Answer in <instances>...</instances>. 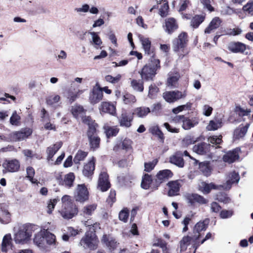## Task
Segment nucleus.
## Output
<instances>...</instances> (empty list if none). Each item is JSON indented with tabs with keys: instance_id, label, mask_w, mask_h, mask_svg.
Instances as JSON below:
<instances>
[{
	"instance_id": "f257e3e1",
	"label": "nucleus",
	"mask_w": 253,
	"mask_h": 253,
	"mask_svg": "<svg viewBox=\"0 0 253 253\" xmlns=\"http://www.w3.org/2000/svg\"><path fill=\"white\" fill-rule=\"evenodd\" d=\"M84 225L89 227V231H87L84 236L80 241V245L84 249L95 250L97 248L99 240L95 234V230L99 228V224L93 221H84Z\"/></svg>"
},
{
	"instance_id": "f03ea898",
	"label": "nucleus",
	"mask_w": 253,
	"mask_h": 253,
	"mask_svg": "<svg viewBox=\"0 0 253 253\" xmlns=\"http://www.w3.org/2000/svg\"><path fill=\"white\" fill-rule=\"evenodd\" d=\"M226 181L225 183L216 185L212 183L210 184L206 182H202L199 186V189L204 193H209L211 189L226 190L230 189L232 185L234 183H238L240 180V176L238 173L233 171L229 172L226 176Z\"/></svg>"
},
{
	"instance_id": "7ed1b4c3",
	"label": "nucleus",
	"mask_w": 253,
	"mask_h": 253,
	"mask_svg": "<svg viewBox=\"0 0 253 253\" xmlns=\"http://www.w3.org/2000/svg\"><path fill=\"white\" fill-rule=\"evenodd\" d=\"M160 68L159 60L155 58H150V62L143 67L139 73L142 79L146 81L152 80L156 75L157 70Z\"/></svg>"
},
{
	"instance_id": "20e7f679",
	"label": "nucleus",
	"mask_w": 253,
	"mask_h": 253,
	"mask_svg": "<svg viewBox=\"0 0 253 253\" xmlns=\"http://www.w3.org/2000/svg\"><path fill=\"white\" fill-rule=\"evenodd\" d=\"M187 34L185 32H182L179 35L178 38L175 39L172 42V48L174 51L178 52L181 49L183 53L179 54V57L182 58L185 55L188 53L185 47L186 46L188 42Z\"/></svg>"
},
{
	"instance_id": "39448f33",
	"label": "nucleus",
	"mask_w": 253,
	"mask_h": 253,
	"mask_svg": "<svg viewBox=\"0 0 253 253\" xmlns=\"http://www.w3.org/2000/svg\"><path fill=\"white\" fill-rule=\"evenodd\" d=\"M32 231L30 227L26 225L23 224L19 226L18 232L15 234L14 240L16 243L24 244L31 237Z\"/></svg>"
},
{
	"instance_id": "423d86ee",
	"label": "nucleus",
	"mask_w": 253,
	"mask_h": 253,
	"mask_svg": "<svg viewBox=\"0 0 253 253\" xmlns=\"http://www.w3.org/2000/svg\"><path fill=\"white\" fill-rule=\"evenodd\" d=\"M187 96L186 90L180 91L178 90L167 91L163 93L164 99L169 103H173L180 99H183Z\"/></svg>"
},
{
	"instance_id": "0eeeda50",
	"label": "nucleus",
	"mask_w": 253,
	"mask_h": 253,
	"mask_svg": "<svg viewBox=\"0 0 253 253\" xmlns=\"http://www.w3.org/2000/svg\"><path fill=\"white\" fill-rule=\"evenodd\" d=\"M74 199L77 202L84 203L89 198V192L84 184H78L74 192Z\"/></svg>"
},
{
	"instance_id": "6e6552de",
	"label": "nucleus",
	"mask_w": 253,
	"mask_h": 253,
	"mask_svg": "<svg viewBox=\"0 0 253 253\" xmlns=\"http://www.w3.org/2000/svg\"><path fill=\"white\" fill-rule=\"evenodd\" d=\"M86 133L90 149L96 150L99 147L100 143V139L97 134L96 129L91 128L90 130H87Z\"/></svg>"
},
{
	"instance_id": "1a4fd4ad",
	"label": "nucleus",
	"mask_w": 253,
	"mask_h": 253,
	"mask_svg": "<svg viewBox=\"0 0 253 253\" xmlns=\"http://www.w3.org/2000/svg\"><path fill=\"white\" fill-rule=\"evenodd\" d=\"M173 173L169 169H164L159 171L156 174V178L155 179L154 186L157 188L161 183L171 178Z\"/></svg>"
},
{
	"instance_id": "9d476101",
	"label": "nucleus",
	"mask_w": 253,
	"mask_h": 253,
	"mask_svg": "<svg viewBox=\"0 0 253 253\" xmlns=\"http://www.w3.org/2000/svg\"><path fill=\"white\" fill-rule=\"evenodd\" d=\"M182 180H176L169 181L167 183L169 188L168 195L173 197L179 195L180 188L182 186Z\"/></svg>"
},
{
	"instance_id": "9b49d317",
	"label": "nucleus",
	"mask_w": 253,
	"mask_h": 253,
	"mask_svg": "<svg viewBox=\"0 0 253 253\" xmlns=\"http://www.w3.org/2000/svg\"><path fill=\"white\" fill-rule=\"evenodd\" d=\"M3 172H13L18 170L20 168L19 162L16 160H6L2 164Z\"/></svg>"
},
{
	"instance_id": "f8f14e48",
	"label": "nucleus",
	"mask_w": 253,
	"mask_h": 253,
	"mask_svg": "<svg viewBox=\"0 0 253 253\" xmlns=\"http://www.w3.org/2000/svg\"><path fill=\"white\" fill-rule=\"evenodd\" d=\"M133 119L132 114H128L126 111H124L118 118V122L121 126L128 128L131 126Z\"/></svg>"
},
{
	"instance_id": "ddd939ff",
	"label": "nucleus",
	"mask_w": 253,
	"mask_h": 253,
	"mask_svg": "<svg viewBox=\"0 0 253 253\" xmlns=\"http://www.w3.org/2000/svg\"><path fill=\"white\" fill-rule=\"evenodd\" d=\"M97 206L96 204L87 205L84 207L81 211V215L84 219H82V221L84 223L85 221H92L90 216L92 215L96 210Z\"/></svg>"
},
{
	"instance_id": "4468645a",
	"label": "nucleus",
	"mask_w": 253,
	"mask_h": 253,
	"mask_svg": "<svg viewBox=\"0 0 253 253\" xmlns=\"http://www.w3.org/2000/svg\"><path fill=\"white\" fill-rule=\"evenodd\" d=\"M32 133V131L30 128H25L11 133V138L13 141H21L27 138Z\"/></svg>"
},
{
	"instance_id": "2eb2a0df",
	"label": "nucleus",
	"mask_w": 253,
	"mask_h": 253,
	"mask_svg": "<svg viewBox=\"0 0 253 253\" xmlns=\"http://www.w3.org/2000/svg\"><path fill=\"white\" fill-rule=\"evenodd\" d=\"M110 187V184L108 181V175L105 171L101 172L99 176L98 188L101 191L104 192L107 191Z\"/></svg>"
},
{
	"instance_id": "dca6fc26",
	"label": "nucleus",
	"mask_w": 253,
	"mask_h": 253,
	"mask_svg": "<svg viewBox=\"0 0 253 253\" xmlns=\"http://www.w3.org/2000/svg\"><path fill=\"white\" fill-rule=\"evenodd\" d=\"M191 241H193L194 242L193 248L195 249L194 252V253H195L196 249L200 245V244L199 242H198V240H195V238H194V236L192 237L188 236L183 237L182 239L180 242V252L185 251L187 249L188 246L190 245Z\"/></svg>"
},
{
	"instance_id": "f3484780",
	"label": "nucleus",
	"mask_w": 253,
	"mask_h": 253,
	"mask_svg": "<svg viewBox=\"0 0 253 253\" xmlns=\"http://www.w3.org/2000/svg\"><path fill=\"white\" fill-rule=\"evenodd\" d=\"M78 210L74 206H62L60 211L61 216L65 219H70L77 213Z\"/></svg>"
},
{
	"instance_id": "a211bd4d",
	"label": "nucleus",
	"mask_w": 253,
	"mask_h": 253,
	"mask_svg": "<svg viewBox=\"0 0 253 253\" xmlns=\"http://www.w3.org/2000/svg\"><path fill=\"white\" fill-rule=\"evenodd\" d=\"M240 151V149L239 148H236L232 151H228L223 156V161L229 164L234 162L239 159Z\"/></svg>"
},
{
	"instance_id": "6ab92c4d",
	"label": "nucleus",
	"mask_w": 253,
	"mask_h": 253,
	"mask_svg": "<svg viewBox=\"0 0 253 253\" xmlns=\"http://www.w3.org/2000/svg\"><path fill=\"white\" fill-rule=\"evenodd\" d=\"M209 223V219H205L202 221H199L195 225L193 229L194 238L196 240H198L200 237V232L202 231H205L207 229Z\"/></svg>"
},
{
	"instance_id": "aec40b11",
	"label": "nucleus",
	"mask_w": 253,
	"mask_h": 253,
	"mask_svg": "<svg viewBox=\"0 0 253 253\" xmlns=\"http://www.w3.org/2000/svg\"><path fill=\"white\" fill-rule=\"evenodd\" d=\"M101 241L110 251L115 250L119 245L116 239L109 235H104Z\"/></svg>"
},
{
	"instance_id": "412c9836",
	"label": "nucleus",
	"mask_w": 253,
	"mask_h": 253,
	"mask_svg": "<svg viewBox=\"0 0 253 253\" xmlns=\"http://www.w3.org/2000/svg\"><path fill=\"white\" fill-rule=\"evenodd\" d=\"M101 112L114 116L116 114V106L111 102H103L99 107Z\"/></svg>"
},
{
	"instance_id": "4be33fe9",
	"label": "nucleus",
	"mask_w": 253,
	"mask_h": 253,
	"mask_svg": "<svg viewBox=\"0 0 253 253\" xmlns=\"http://www.w3.org/2000/svg\"><path fill=\"white\" fill-rule=\"evenodd\" d=\"M185 197L187 202L191 205L195 203H198L201 204L207 203V200L203 197L197 194H187L185 195Z\"/></svg>"
},
{
	"instance_id": "5701e85b",
	"label": "nucleus",
	"mask_w": 253,
	"mask_h": 253,
	"mask_svg": "<svg viewBox=\"0 0 253 253\" xmlns=\"http://www.w3.org/2000/svg\"><path fill=\"white\" fill-rule=\"evenodd\" d=\"M140 40L141 42L145 54L150 55L151 58H155L153 50L151 47V42L149 39L141 37L140 38Z\"/></svg>"
},
{
	"instance_id": "b1692460",
	"label": "nucleus",
	"mask_w": 253,
	"mask_h": 253,
	"mask_svg": "<svg viewBox=\"0 0 253 253\" xmlns=\"http://www.w3.org/2000/svg\"><path fill=\"white\" fill-rule=\"evenodd\" d=\"M95 169V159L92 157L89 161L86 164L83 169V173L85 176H91Z\"/></svg>"
},
{
	"instance_id": "393cba45",
	"label": "nucleus",
	"mask_w": 253,
	"mask_h": 253,
	"mask_svg": "<svg viewBox=\"0 0 253 253\" xmlns=\"http://www.w3.org/2000/svg\"><path fill=\"white\" fill-rule=\"evenodd\" d=\"M165 27L166 31L168 34H171L178 28V26L176 20L173 17H170L166 20Z\"/></svg>"
},
{
	"instance_id": "a878e982",
	"label": "nucleus",
	"mask_w": 253,
	"mask_h": 253,
	"mask_svg": "<svg viewBox=\"0 0 253 253\" xmlns=\"http://www.w3.org/2000/svg\"><path fill=\"white\" fill-rule=\"evenodd\" d=\"M210 147V144L202 142L195 145L193 147V150L198 154L204 155L209 152Z\"/></svg>"
},
{
	"instance_id": "bb28decb",
	"label": "nucleus",
	"mask_w": 253,
	"mask_h": 253,
	"mask_svg": "<svg viewBox=\"0 0 253 253\" xmlns=\"http://www.w3.org/2000/svg\"><path fill=\"white\" fill-rule=\"evenodd\" d=\"M169 162L179 168H183L184 165L182 155L179 152H176L174 155L171 156L169 158Z\"/></svg>"
},
{
	"instance_id": "cd10ccee",
	"label": "nucleus",
	"mask_w": 253,
	"mask_h": 253,
	"mask_svg": "<svg viewBox=\"0 0 253 253\" xmlns=\"http://www.w3.org/2000/svg\"><path fill=\"white\" fill-rule=\"evenodd\" d=\"M103 96V94L101 87L94 89L93 90L92 94H91L89 97L90 102L93 104L99 102L102 99Z\"/></svg>"
},
{
	"instance_id": "c85d7f7f",
	"label": "nucleus",
	"mask_w": 253,
	"mask_h": 253,
	"mask_svg": "<svg viewBox=\"0 0 253 253\" xmlns=\"http://www.w3.org/2000/svg\"><path fill=\"white\" fill-rule=\"evenodd\" d=\"M75 83L73 82L71 84V88L68 93V98L70 103L74 102L79 96L82 93V91L78 88V86L75 88Z\"/></svg>"
},
{
	"instance_id": "c756f323",
	"label": "nucleus",
	"mask_w": 253,
	"mask_h": 253,
	"mask_svg": "<svg viewBox=\"0 0 253 253\" xmlns=\"http://www.w3.org/2000/svg\"><path fill=\"white\" fill-rule=\"evenodd\" d=\"M198 123L199 121L196 118H192L190 119L185 117L182 123V126L184 129L189 130L197 126Z\"/></svg>"
},
{
	"instance_id": "7c9ffc66",
	"label": "nucleus",
	"mask_w": 253,
	"mask_h": 253,
	"mask_svg": "<svg viewBox=\"0 0 253 253\" xmlns=\"http://www.w3.org/2000/svg\"><path fill=\"white\" fill-rule=\"evenodd\" d=\"M45 231L40 232L36 235L34 239V243L40 248L44 249L46 248L45 240Z\"/></svg>"
},
{
	"instance_id": "2f4dec72",
	"label": "nucleus",
	"mask_w": 253,
	"mask_h": 253,
	"mask_svg": "<svg viewBox=\"0 0 253 253\" xmlns=\"http://www.w3.org/2000/svg\"><path fill=\"white\" fill-rule=\"evenodd\" d=\"M155 183V179H153L151 175L145 174L142 178L141 185L143 189H148L151 186L155 188L154 186Z\"/></svg>"
},
{
	"instance_id": "473e14b6",
	"label": "nucleus",
	"mask_w": 253,
	"mask_h": 253,
	"mask_svg": "<svg viewBox=\"0 0 253 253\" xmlns=\"http://www.w3.org/2000/svg\"><path fill=\"white\" fill-rule=\"evenodd\" d=\"M71 112L75 118L79 119L83 117V116L85 114V111L83 106L75 105L72 107Z\"/></svg>"
},
{
	"instance_id": "72a5a7b5",
	"label": "nucleus",
	"mask_w": 253,
	"mask_h": 253,
	"mask_svg": "<svg viewBox=\"0 0 253 253\" xmlns=\"http://www.w3.org/2000/svg\"><path fill=\"white\" fill-rule=\"evenodd\" d=\"M221 20L218 17L213 18L209 26L205 29V34H210L212 31L218 28L220 25Z\"/></svg>"
},
{
	"instance_id": "f704fd0d",
	"label": "nucleus",
	"mask_w": 253,
	"mask_h": 253,
	"mask_svg": "<svg viewBox=\"0 0 253 253\" xmlns=\"http://www.w3.org/2000/svg\"><path fill=\"white\" fill-rule=\"evenodd\" d=\"M169 78L167 80V85L171 88H175L177 86L178 81L180 78L178 73H176L174 74H169Z\"/></svg>"
},
{
	"instance_id": "c9c22d12",
	"label": "nucleus",
	"mask_w": 253,
	"mask_h": 253,
	"mask_svg": "<svg viewBox=\"0 0 253 253\" xmlns=\"http://www.w3.org/2000/svg\"><path fill=\"white\" fill-rule=\"evenodd\" d=\"M62 145V142H58L53 146H50L47 148L46 152L47 154V159L50 160L57 152V151L61 148Z\"/></svg>"
},
{
	"instance_id": "e433bc0d",
	"label": "nucleus",
	"mask_w": 253,
	"mask_h": 253,
	"mask_svg": "<svg viewBox=\"0 0 253 253\" xmlns=\"http://www.w3.org/2000/svg\"><path fill=\"white\" fill-rule=\"evenodd\" d=\"M11 237L10 234L5 235L1 243V251L6 253L11 248Z\"/></svg>"
},
{
	"instance_id": "4c0bfd02",
	"label": "nucleus",
	"mask_w": 253,
	"mask_h": 253,
	"mask_svg": "<svg viewBox=\"0 0 253 253\" xmlns=\"http://www.w3.org/2000/svg\"><path fill=\"white\" fill-rule=\"evenodd\" d=\"M150 112V109L148 107H140L135 108L132 113V115H135L139 118H143Z\"/></svg>"
},
{
	"instance_id": "58836bf2",
	"label": "nucleus",
	"mask_w": 253,
	"mask_h": 253,
	"mask_svg": "<svg viewBox=\"0 0 253 253\" xmlns=\"http://www.w3.org/2000/svg\"><path fill=\"white\" fill-rule=\"evenodd\" d=\"M229 49L233 52H243L246 49V45L241 42L231 43L229 45Z\"/></svg>"
},
{
	"instance_id": "ea45409f",
	"label": "nucleus",
	"mask_w": 253,
	"mask_h": 253,
	"mask_svg": "<svg viewBox=\"0 0 253 253\" xmlns=\"http://www.w3.org/2000/svg\"><path fill=\"white\" fill-rule=\"evenodd\" d=\"M90 13L94 15L100 14V16H110L109 12L105 7L101 6L99 8L92 6L90 7Z\"/></svg>"
},
{
	"instance_id": "a19ab883",
	"label": "nucleus",
	"mask_w": 253,
	"mask_h": 253,
	"mask_svg": "<svg viewBox=\"0 0 253 253\" xmlns=\"http://www.w3.org/2000/svg\"><path fill=\"white\" fill-rule=\"evenodd\" d=\"M222 126V121L221 119H215L210 122L207 128L208 130H215L221 127Z\"/></svg>"
},
{
	"instance_id": "79ce46f5",
	"label": "nucleus",
	"mask_w": 253,
	"mask_h": 253,
	"mask_svg": "<svg viewBox=\"0 0 253 253\" xmlns=\"http://www.w3.org/2000/svg\"><path fill=\"white\" fill-rule=\"evenodd\" d=\"M133 89L138 92H142L144 90L143 82L142 80H132L130 83Z\"/></svg>"
},
{
	"instance_id": "37998d69",
	"label": "nucleus",
	"mask_w": 253,
	"mask_h": 253,
	"mask_svg": "<svg viewBox=\"0 0 253 253\" xmlns=\"http://www.w3.org/2000/svg\"><path fill=\"white\" fill-rule=\"evenodd\" d=\"M75 176L73 172H70L66 174L64 178V184L68 187H72L75 180Z\"/></svg>"
},
{
	"instance_id": "c03bdc74",
	"label": "nucleus",
	"mask_w": 253,
	"mask_h": 253,
	"mask_svg": "<svg viewBox=\"0 0 253 253\" xmlns=\"http://www.w3.org/2000/svg\"><path fill=\"white\" fill-rule=\"evenodd\" d=\"M81 118L82 119V120L84 124L88 125V130H90L91 128H93L94 129H96V127L98 126L97 124H96L90 117H86L84 115L83 117Z\"/></svg>"
},
{
	"instance_id": "a18cd8bd",
	"label": "nucleus",
	"mask_w": 253,
	"mask_h": 253,
	"mask_svg": "<svg viewBox=\"0 0 253 253\" xmlns=\"http://www.w3.org/2000/svg\"><path fill=\"white\" fill-rule=\"evenodd\" d=\"M122 100L124 104L130 105L136 101L135 96L131 94L126 93L123 96Z\"/></svg>"
},
{
	"instance_id": "49530a36",
	"label": "nucleus",
	"mask_w": 253,
	"mask_h": 253,
	"mask_svg": "<svg viewBox=\"0 0 253 253\" xmlns=\"http://www.w3.org/2000/svg\"><path fill=\"white\" fill-rule=\"evenodd\" d=\"M105 133L107 137L116 136L119 131V128L117 126H105Z\"/></svg>"
},
{
	"instance_id": "de8ad7c7",
	"label": "nucleus",
	"mask_w": 253,
	"mask_h": 253,
	"mask_svg": "<svg viewBox=\"0 0 253 253\" xmlns=\"http://www.w3.org/2000/svg\"><path fill=\"white\" fill-rule=\"evenodd\" d=\"M87 153L82 150H79L76 154L73 161L76 164H80L81 161H83L87 156Z\"/></svg>"
},
{
	"instance_id": "09e8293b",
	"label": "nucleus",
	"mask_w": 253,
	"mask_h": 253,
	"mask_svg": "<svg viewBox=\"0 0 253 253\" xmlns=\"http://www.w3.org/2000/svg\"><path fill=\"white\" fill-rule=\"evenodd\" d=\"M45 245H55V236L52 233L45 231Z\"/></svg>"
},
{
	"instance_id": "8fccbe9b",
	"label": "nucleus",
	"mask_w": 253,
	"mask_h": 253,
	"mask_svg": "<svg viewBox=\"0 0 253 253\" xmlns=\"http://www.w3.org/2000/svg\"><path fill=\"white\" fill-rule=\"evenodd\" d=\"M132 141L128 138H125L122 142L121 148L126 151H129L132 149Z\"/></svg>"
},
{
	"instance_id": "3c124183",
	"label": "nucleus",
	"mask_w": 253,
	"mask_h": 253,
	"mask_svg": "<svg viewBox=\"0 0 253 253\" xmlns=\"http://www.w3.org/2000/svg\"><path fill=\"white\" fill-rule=\"evenodd\" d=\"M159 91V89L156 85L151 84L149 87L148 97L151 99L155 98Z\"/></svg>"
},
{
	"instance_id": "603ef678",
	"label": "nucleus",
	"mask_w": 253,
	"mask_h": 253,
	"mask_svg": "<svg viewBox=\"0 0 253 253\" xmlns=\"http://www.w3.org/2000/svg\"><path fill=\"white\" fill-rule=\"evenodd\" d=\"M26 171L27 174V177L32 183L38 184L39 183L37 179L33 178L35 174V170L32 167H28L26 169Z\"/></svg>"
},
{
	"instance_id": "864d4df0",
	"label": "nucleus",
	"mask_w": 253,
	"mask_h": 253,
	"mask_svg": "<svg viewBox=\"0 0 253 253\" xmlns=\"http://www.w3.org/2000/svg\"><path fill=\"white\" fill-rule=\"evenodd\" d=\"M205 17H192L190 25L194 28H197L204 20Z\"/></svg>"
},
{
	"instance_id": "5fc2aeb1",
	"label": "nucleus",
	"mask_w": 253,
	"mask_h": 253,
	"mask_svg": "<svg viewBox=\"0 0 253 253\" xmlns=\"http://www.w3.org/2000/svg\"><path fill=\"white\" fill-rule=\"evenodd\" d=\"M20 119L21 118L17 114V112L14 111L10 118V123L13 126H19L20 122Z\"/></svg>"
},
{
	"instance_id": "6e6d98bb",
	"label": "nucleus",
	"mask_w": 253,
	"mask_h": 253,
	"mask_svg": "<svg viewBox=\"0 0 253 253\" xmlns=\"http://www.w3.org/2000/svg\"><path fill=\"white\" fill-rule=\"evenodd\" d=\"M150 132L155 135L157 136L161 140H164V134L158 126H153L150 128Z\"/></svg>"
},
{
	"instance_id": "4d7b16f0",
	"label": "nucleus",
	"mask_w": 253,
	"mask_h": 253,
	"mask_svg": "<svg viewBox=\"0 0 253 253\" xmlns=\"http://www.w3.org/2000/svg\"><path fill=\"white\" fill-rule=\"evenodd\" d=\"M88 34H89L91 36L92 41L90 42L91 43H93L96 46H99L102 44V42L101 40L96 33L92 32Z\"/></svg>"
},
{
	"instance_id": "13d9d810",
	"label": "nucleus",
	"mask_w": 253,
	"mask_h": 253,
	"mask_svg": "<svg viewBox=\"0 0 253 253\" xmlns=\"http://www.w3.org/2000/svg\"><path fill=\"white\" fill-rule=\"evenodd\" d=\"M165 2L159 9V14L160 16H167L168 14L169 5L168 1H165Z\"/></svg>"
},
{
	"instance_id": "bf43d9fd",
	"label": "nucleus",
	"mask_w": 253,
	"mask_h": 253,
	"mask_svg": "<svg viewBox=\"0 0 253 253\" xmlns=\"http://www.w3.org/2000/svg\"><path fill=\"white\" fill-rule=\"evenodd\" d=\"M189 4V0H179L177 10L182 13L183 11L186 10Z\"/></svg>"
},
{
	"instance_id": "052dcab7",
	"label": "nucleus",
	"mask_w": 253,
	"mask_h": 253,
	"mask_svg": "<svg viewBox=\"0 0 253 253\" xmlns=\"http://www.w3.org/2000/svg\"><path fill=\"white\" fill-rule=\"evenodd\" d=\"M197 141V139H195L191 135L186 136L182 141V145L184 147H187L188 145L194 143Z\"/></svg>"
},
{
	"instance_id": "680f3d73",
	"label": "nucleus",
	"mask_w": 253,
	"mask_h": 253,
	"mask_svg": "<svg viewBox=\"0 0 253 253\" xmlns=\"http://www.w3.org/2000/svg\"><path fill=\"white\" fill-rule=\"evenodd\" d=\"M122 76L118 74L116 77H113L111 75H107L105 76V80L109 83L113 84L118 83L121 79Z\"/></svg>"
},
{
	"instance_id": "e2e57ef3",
	"label": "nucleus",
	"mask_w": 253,
	"mask_h": 253,
	"mask_svg": "<svg viewBox=\"0 0 253 253\" xmlns=\"http://www.w3.org/2000/svg\"><path fill=\"white\" fill-rule=\"evenodd\" d=\"M129 216V211L127 209L122 210L119 214V219L124 222H126Z\"/></svg>"
},
{
	"instance_id": "0e129e2a",
	"label": "nucleus",
	"mask_w": 253,
	"mask_h": 253,
	"mask_svg": "<svg viewBox=\"0 0 253 253\" xmlns=\"http://www.w3.org/2000/svg\"><path fill=\"white\" fill-rule=\"evenodd\" d=\"M60 99V97L58 95L54 96H49L46 99V102L48 105H53V104L57 103Z\"/></svg>"
},
{
	"instance_id": "69168bd1",
	"label": "nucleus",
	"mask_w": 253,
	"mask_h": 253,
	"mask_svg": "<svg viewBox=\"0 0 253 253\" xmlns=\"http://www.w3.org/2000/svg\"><path fill=\"white\" fill-rule=\"evenodd\" d=\"M158 163V160L155 159L152 162L146 163L144 164L145 170L147 172H150L154 169V167Z\"/></svg>"
},
{
	"instance_id": "338daca9",
	"label": "nucleus",
	"mask_w": 253,
	"mask_h": 253,
	"mask_svg": "<svg viewBox=\"0 0 253 253\" xmlns=\"http://www.w3.org/2000/svg\"><path fill=\"white\" fill-rule=\"evenodd\" d=\"M90 6L86 3L84 4L80 7H76L74 9V11L78 13H86L88 11L90 13Z\"/></svg>"
},
{
	"instance_id": "774afa93",
	"label": "nucleus",
	"mask_w": 253,
	"mask_h": 253,
	"mask_svg": "<svg viewBox=\"0 0 253 253\" xmlns=\"http://www.w3.org/2000/svg\"><path fill=\"white\" fill-rule=\"evenodd\" d=\"M243 10L249 14L253 15V0H251L243 7Z\"/></svg>"
}]
</instances>
